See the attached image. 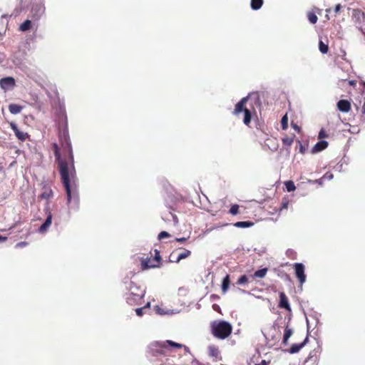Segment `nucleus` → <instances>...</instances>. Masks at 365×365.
Returning a JSON list of instances; mask_svg holds the SVG:
<instances>
[{
  "label": "nucleus",
  "instance_id": "1",
  "mask_svg": "<svg viewBox=\"0 0 365 365\" xmlns=\"http://www.w3.org/2000/svg\"><path fill=\"white\" fill-rule=\"evenodd\" d=\"M58 138L62 151H61L57 143L53 144V148L61 182L66 192L67 202L70 204L72 200L75 202H78V190L76 185V172L74 165V158L68 130L66 126L59 130Z\"/></svg>",
  "mask_w": 365,
  "mask_h": 365
},
{
  "label": "nucleus",
  "instance_id": "2",
  "mask_svg": "<svg viewBox=\"0 0 365 365\" xmlns=\"http://www.w3.org/2000/svg\"><path fill=\"white\" fill-rule=\"evenodd\" d=\"M261 100L257 92L250 93L247 97L242 98L236 105L232 113L238 115L244 112L243 123L249 126L251 123L252 115L256 113L255 107L260 108Z\"/></svg>",
  "mask_w": 365,
  "mask_h": 365
},
{
  "label": "nucleus",
  "instance_id": "3",
  "mask_svg": "<svg viewBox=\"0 0 365 365\" xmlns=\"http://www.w3.org/2000/svg\"><path fill=\"white\" fill-rule=\"evenodd\" d=\"M168 346L177 349L184 348V350L186 352H190V349L187 346L171 340H166L165 341H153L148 346L147 352L150 356L155 357L165 356Z\"/></svg>",
  "mask_w": 365,
  "mask_h": 365
},
{
  "label": "nucleus",
  "instance_id": "4",
  "mask_svg": "<svg viewBox=\"0 0 365 365\" xmlns=\"http://www.w3.org/2000/svg\"><path fill=\"white\" fill-rule=\"evenodd\" d=\"M210 328L212 335L219 339L227 338L232 331V325L228 322L223 320L213 321L210 324Z\"/></svg>",
  "mask_w": 365,
  "mask_h": 365
},
{
  "label": "nucleus",
  "instance_id": "5",
  "mask_svg": "<svg viewBox=\"0 0 365 365\" xmlns=\"http://www.w3.org/2000/svg\"><path fill=\"white\" fill-rule=\"evenodd\" d=\"M127 288L129 290V293L126 297L127 303L130 306L141 304L145 293V289L138 286L133 282H130Z\"/></svg>",
  "mask_w": 365,
  "mask_h": 365
},
{
  "label": "nucleus",
  "instance_id": "6",
  "mask_svg": "<svg viewBox=\"0 0 365 365\" xmlns=\"http://www.w3.org/2000/svg\"><path fill=\"white\" fill-rule=\"evenodd\" d=\"M160 259H161V257H160L159 251H158L157 250H155V259H153L155 263H151L150 258L143 259L141 261L142 269H149L151 267H156L158 266V264L160 263Z\"/></svg>",
  "mask_w": 365,
  "mask_h": 365
},
{
  "label": "nucleus",
  "instance_id": "7",
  "mask_svg": "<svg viewBox=\"0 0 365 365\" xmlns=\"http://www.w3.org/2000/svg\"><path fill=\"white\" fill-rule=\"evenodd\" d=\"M294 268L295 270V275L298 278L299 283L302 285L306 281V274L304 273V265L302 263L294 264Z\"/></svg>",
  "mask_w": 365,
  "mask_h": 365
},
{
  "label": "nucleus",
  "instance_id": "8",
  "mask_svg": "<svg viewBox=\"0 0 365 365\" xmlns=\"http://www.w3.org/2000/svg\"><path fill=\"white\" fill-rule=\"evenodd\" d=\"M41 190L42 192L39 196L41 199L48 200L53 197V192L47 182L43 181L41 182Z\"/></svg>",
  "mask_w": 365,
  "mask_h": 365
},
{
  "label": "nucleus",
  "instance_id": "9",
  "mask_svg": "<svg viewBox=\"0 0 365 365\" xmlns=\"http://www.w3.org/2000/svg\"><path fill=\"white\" fill-rule=\"evenodd\" d=\"M45 12V7L43 4H35L32 6L31 10V16L35 20H38Z\"/></svg>",
  "mask_w": 365,
  "mask_h": 365
},
{
  "label": "nucleus",
  "instance_id": "10",
  "mask_svg": "<svg viewBox=\"0 0 365 365\" xmlns=\"http://www.w3.org/2000/svg\"><path fill=\"white\" fill-rule=\"evenodd\" d=\"M208 355L212 359L213 361H219L222 360V356L218 346L216 345H210L207 348Z\"/></svg>",
  "mask_w": 365,
  "mask_h": 365
},
{
  "label": "nucleus",
  "instance_id": "11",
  "mask_svg": "<svg viewBox=\"0 0 365 365\" xmlns=\"http://www.w3.org/2000/svg\"><path fill=\"white\" fill-rule=\"evenodd\" d=\"M11 128L15 133L16 137L21 141H25L28 138L29 135L27 133L21 131L17 127L16 124L14 122H11L9 123Z\"/></svg>",
  "mask_w": 365,
  "mask_h": 365
},
{
  "label": "nucleus",
  "instance_id": "12",
  "mask_svg": "<svg viewBox=\"0 0 365 365\" xmlns=\"http://www.w3.org/2000/svg\"><path fill=\"white\" fill-rule=\"evenodd\" d=\"M354 22L362 26L365 24V14L359 9H354L352 14Z\"/></svg>",
  "mask_w": 365,
  "mask_h": 365
},
{
  "label": "nucleus",
  "instance_id": "13",
  "mask_svg": "<svg viewBox=\"0 0 365 365\" xmlns=\"http://www.w3.org/2000/svg\"><path fill=\"white\" fill-rule=\"evenodd\" d=\"M14 85L15 81L12 77H6L0 80V86L4 91L10 89L14 87Z\"/></svg>",
  "mask_w": 365,
  "mask_h": 365
},
{
  "label": "nucleus",
  "instance_id": "14",
  "mask_svg": "<svg viewBox=\"0 0 365 365\" xmlns=\"http://www.w3.org/2000/svg\"><path fill=\"white\" fill-rule=\"evenodd\" d=\"M278 306L279 308H283L289 311L291 309L288 298L284 292L279 293V302Z\"/></svg>",
  "mask_w": 365,
  "mask_h": 365
},
{
  "label": "nucleus",
  "instance_id": "15",
  "mask_svg": "<svg viewBox=\"0 0 365 365\" xmlns=\"http://www.w3.org/2000/svg\"><path fill=\"white\" fill-rule=\"evenodd\" d=\"M337 108L343 113H348L351 110V103L347 100H340L337 103Z\"/></svg>",
  "mask_w": 365,
  "mask_h": 365
},
{
  "label": "nucleus",
  "instance_id": "16",
  "mask_svg": "<svg viewBox=\"0 0 365 365\" xmlns=\"http://www.w3.org/2000/svg\"><path fill=\"white\" fill-rule=\"evenodd\" d=\"M309 341L308 336L305 338V339L301 344H294L291 346L289 349V352L290 354H295L300 351L302 348H303Z\"/></svg>",
  "mask_w": 365,
  "mask_h": 365
},
{
  "label": "nucleus",
  "instance_id": "17",
  "mask_svg": "<svg viewBox=\"0 0 365 365\" xmlns=\"http://www.w3.org/2000/svg\"><path fill=\"white\" fill-rule=\"evenodd\" d=\"M52 222V215L51 212L48 213L45 222L41 225L38 229L39 232L43 233L47 231L48 228L51 225Z\"/></svg>",
  "mask_w": 365,
  "mask_h": 365
},
{
  "label": "nucleus",
  "instance_id": "18",
  "mask_svg": "<svg viewBox=\"0 0 365 365\" xmlns=\"http://www.w3.org/2000/svg\"><path fill=\"white\" fill-rule=\"evenodd\" d=\"M315 10L316 11H308L307 14L309 21L312 24H315L318 21V17L316 14V12H317L319 14H321V10L319 9L316 8Z\"/></svg>",
  "mask_w": 365,
  "mask_h": 365
},
{
  "label": "nucleus",
  "instance_id": "19",
  "mask_svg": "<svg viewBox=\"0 0 365 365\" xmlns=\"http://www.w3.org/2000/svg\"><path fill=\"white\" fill-rule=\"evenodd\" d=\"M328 146V142L325 140H320L316 143V145L312 148V153H318L320 152Z\"/></svg>",
  "mask_w": 365,
  "mask_h": 365
},
{
  "label": "nucleus",
  "instance_id": "20",
  "mask_svg": "<svg viewBox=\"0 0 365 365\" xmlns=\"http://www.w3.org/2000/svg\"><path fill=\"white\" fill-rule=\"evenodd\" d=\"M23 109V106L18 104L11 103L9 106V110L11 114H18L21 113Z\"/></svg>",
  "mask_w": 365,
  "mask_h": 365
},
{
  "label": "nucleus",
  "instance_id": "21",
  "mask_svg": "<svg viewBox=\"0 0 365 365\" xmlns=\"http://www.w3.org/2000/svg\"><path fill=\"white\" fill-rule=\"evenodd\" d=\"M292 334H293V330L291 328H289V326H287L284 329L283 340H282V343L284 344H285V345L287 344L288 339L292 335Z\"/></svg>",
  "mask_w": 365,
  "mask_h": 365
},
{
  "label": "nucleus",
  "instance_id": "22",
  "mask_svg": "<svg viewBox=\"0 0 365 365\" xmlns=\"http://www.w3.org/2000/svg\"><path fill=\"white\" fill-rule=\"evenodd\" d=\"M31 26H32L31 21L26 19L21 24H20L19 29L21 31L25 32V31L30 30L31 29Z\"/></svg>",
  "mask_w": 365,
  "mask_h": 365
},
{
  "label": "nucleus",
  "instance_id": "23",
  "mask_svg": "<svg viewBox=\"0 0 365 365\" xmlns=\"http://www.w3.org/2000/svg\"><path fill=\"white\" fill-rule=\"evenodd\" d=\"M230 276L228 274H227L225 277V278L223 279L222 283V291L223 294H225L227 292L229 287H230Z\"/></svg>",
  "mask_w": 365,
  "mask_h": 365
},
{
  "label": "nucleus",
  "instance_id": "24",
  "mask_svg": "<svg viewBox=\"0 0 365 365\" xmlns=\"http://www.w3.org/2000/svg\"><path fill=\"white\" fill-rule=\"evenodd\" d=\"M254 225V222L250 221H240L234 224V226L240 228H247Z\"/></svg>",
  "mask_w": 365,
  "mask_h": 365
},
{
  "label": "nucleus",
  "instance_id": "25",
  "mask_svg": "<svg viewBox=\"0 0 365 365\" xmlns=\"http://www.w3.org/2000/svg\"><path fill=\"white\" fill-rule=\"evenodd\" d=\"M268 271L267 268H263L259 270H257L255 272L254 274L252 275L253 278H264L265 275L267 274V272Z\"/></svg>",
  "mask_w": 365,
  "mask_h": 365
},
{
  "label": "nucleus",
  "instance_id": "26",
  "mask_svg": "<svg viewBox=\"0 0 365 365\" xmlns=\"http://www.w3.org/2000/svg\"><path fill=\"white\" fill-rule=\"evenodd\" d=\"M263 4V0H251V8L253 10L259 9Z\"/></svg>",
  "mask_w": 365,
  "mask_h": 365
},
{
  "label": "nucleus",
  "instance_id": "27",
  "mask_svg": "<svg viewBox=\"0 0 365 365\" xmlns=\"http://www.w3.org/2000/svg\"><path fill=\"white\" fill-rule=\"evenodd\" d=\"M191 255V252L187 250H185L184 252L182 253H180L175 261V262L178 263L181 259H185Z\"/></svg>",
  "mask_w": 365,
  "mask_h": 365
},
{
  "label": "nucleus",
  "instance_id": "28",
  "mask_svg": "<svg viewBox=\"0 0 365 365\" xmlns=\"http://www.w3.org/2000/svg\"><path fill=\"white\" fill-rule=\"evenodd\" d=\"M284 185L286 187V189L288 192H292L295 190L296 187L293 181L288 180L284 182Z\"/></svg>",
  "mask_w": 365,
  "mask_h": 365
},
{
  "label": "nucleus",
  "instance_id": "29",
  "mask_svg": "<svg viewBox=\"0 0 365 365\" xmlns=\"http://www.w3.org/2000/svg\"><path fill=\"white\" fill-rule=\"evenodd\" d=\"M319 51L325 54L328 52L329 51V46L327 44L324 43L322 41H319Z\"/></svg>",
  "mask_w": 365,
  "mask_h": 365
},
{
  "label": "nucleus",
  "instance_id": "30",
  "mask_svg": "<svg viewBox=\"0 0 365 365\" xmlns=\"http://www.w3.org/2000/svg\"><path fill=\"white\" fill-rule=\"evenodd\" d=\"M150 307V302H148L144 307L135 309V313L138 317H142L144 314L143 310Z\"/></svg>",
  "mask_w": 365,
  "mask_h": 365
},
{
  "label": "nucleus",
  "instance_id": "31",
  "mask_svg": "<svg viewBox=\"0 0 365 365\" xmlns=\"http://www.w3.org/2000/svg\"><path fill=\"white\" fill-rule=\"evenodd\" d=\"M294 136L292 137H285L282 138V143L284 145L290 146L294 142Z\"/></svg>",
  "mask_w": 365,
  "mask_h": 365
},
{
  "label": "nucleus",
  "instance_id": "32",
  "mask_svg": "<svg viewBox=\"0 0 365 365\" xmlns=\"http://www.w3.org/2000/svg\"><path fill=\"white\" fill-rule=\"evenodd\" d=\"M281 125L282 130H286L288 128V118L287 115H284L281 120Z\"/></svg>",
  "mask_w": 365,
  "mask_h": 365
},
{
  "label": "nucleus",
  "instance_id": "33",
  "mask_svg": "<svg viewBox=\"0 0 365 365\" xmlns=\"http://www.w3.org/2000/svg\"><path fill=\"white\" fill-rule=\"evenodd\" d=\"M240 206L238 205H233L231 206L229 212L232 215H236L239 213Z\"/></svg>",
  "mask_w": 365,
  "mask_h": 365
},
{
  "label": "nucleus",
  "instance_id": "34",
  "mask_svg": "<svg viewBox=\"0 0 365 365\" xmlns=\"http://www.w3.org/2000/svg\"><path fill=\"white\" fill-rule=\"evenodd\" d=\"M289 204V202L287 199H286V198L282 199L281 205H280L279 210L282 211V210L287 209Z\"/></svg>",
  "mask_w": 365,
  "mask_h": 365
},
{
  "label": "nucleus",
  "instance_id": "35",
  "mask_svg": "<svg viewBox=\"0 0 365 365\" xmlns=\"http://www.w3.org/2000/svg\"><path fill=\"white\" fill-rule=\"evenodd\" d=\"M247 282H248V278L245 274H244V275H242L237 279V284H246Z\"/></svg>",
  "mask_w": 365,
  "mask_h": 365
},
{
  "label": "nucleus",
  "instance_id": "36",
  "mask_svg": "<svg viewBox=\"0 0 365 365\" xmlns=\"http://www.w3.org/2000/svg\"><path fill=\"white\" fill-rule=\"evenodd\" d=\"M170 235L168 232H166V231H162V232H160L159 233V235H158V239H159V240H162V239H164V238H165V237H170Z\"/></svg>",
  "mask_w": 365,
  "mask_h": 365
},
{
  "label": "nucleus",
  "instance_id": "37",
  "mask_svg": "<svg viewBox=\"0 0 365 365\" xmlns=\"http://www.w3.org/2000/svg\"><path fill=\"white\" fill-rule=\"evenodd\" d=\"M328 135L326 133L325 130L324 129H322L319 133V138L322 139L327 138Z\"/></svg>",
  "mask_w": 365,
  "mask_h": 365
},
{
  "label": "nucleus",
  "instance_id": "38",
  "mask_svg": "<svg viewBox=\"0 0 365 365\" xmlns=\"http://www.w3.org/2000/svg\"><path fill=\"white\" fill-rule=\"evenodd\" d=\"M298 143L299 145V152L304 154L305 153L306 148L299 140H298Z\"/></svg>",
  "mask_w": 365,
  "mask_h": 365
},
{
  "label": "nucleus",
  "instance_id": "39",
  "mask_svg": "<svg viewBox=\"0 0 365 365\" xmlns=\"http://www.w3.org/2000/svg\"><path fill=\"white\" fill-rule=\"evenodd\" d=\"M27 245H28V242H19L18 244H16V247H23Z\"/></svg>",
  "mask_w": 365,
  "mask_h": 365
},
{
  "label": "nucleus",
  "instance_id": "40",
  "mask_svg": "<svg viewBox=\"0 0 365 365\" xmlns=\"http://www.w3.org/2000/svg\"><path fill=\"white\" fill-rule=\"evenodd\" d=\"M187 240V238L185 237H180V238H176L175 239V241L178 242H184Z\"/></svg>",
  "mask_w": 365,
  "mask_h": 365
},
{
  "label": "nucleus",
  "instance_id": "41",
  "mask_svg": "<svg viewBox=\"0 0 365 365\" xmlns=\"http://www.w3.org/2000/svg\"><path fill=\"white\" fill-rule=\"evenodd\" d=\"M341 5L339 4L336 5V6L334 8V11L336 13H338L341 10Z\"/></svg>",
  "mask_w": 365,
  "mask_h": 365
},
{
  "label": "nucleus",
  "instance_id": "42",
  "mask_svg": "<svg viewBox=\"0 0 365 365\" xmlns=\"http://www.w3.org/2000/svg\"><path fill=\"white\" fill-rule=\"evenodd\" d=\"M190 365H199V362L197 360H192Z\"/></svg>",
  "mask_w": 365,
  "mask_h": 365
},
{
  "label": "nucleus",
  "instance_id": "43",
  "mask_svg": "<svg viewBox=\"0 0 365 365\" xmlns=\"http://www.w3.org/2000/svg\"><path fill=\"white\" fill-rule=\"evenodd\" d=\"M292 126L294 130H297L298 132L299 131L300 128L297 125H292Z\"/></svg>",
  "mask_w": 365,
  "mask_h": 365
},
{
  "label": "nucleus",
  "instance_id": "44",
  "mask_svg": "<svg viewBox=\"0 0 365 365\" xmlns=\"http://www.w3.org/2000/svg\"><path fill=\"white\" fill-rule=\"evenodd\" d=\"M349 84L350 86H355L356 85V81H349Z\"/></svg>",
  "mask_w": 365,
  "mask_h": 365
},
{
  "label": "nucleus",
  "instance_id": "45",
  "mask_svg": "<svg viewBox=\"0 0 365 365\" xmlns=\"http://www.w3.org/2000/svg\"><path fill=\"white\" fill-rule=\"evenodd\" d=\"M6 240V237L0 236V242H4Z\"/></svg>",
  "mask_w": 365,
  "mask_h": 365
},
{
  "label": "nucleus",
  "instance_id": "46",
  "mask_svg": "<svg viewBox=\"0 0 365 365\" xmlns=\"http://www.w3.org/2000/svg\"><path fill=\"white\" fill-rule=\"evenodd\" d=\"M256 365H266V362L264 360H262L260 364H256Z\"/></svg>",
  "mask_w": 365,
  "mask_h": 365
},
{
  "label": "nucleus",
  "instance_id": "47",
  "mask_svg": "<svg viewBox=\"0 0 365 365\" xmlns=\"http://www.w3.org/2000/svg\"><path fill=\"white\" fill-rule=\"evenodd\" d=\"M363 113H365V101H364V103L363 105Z\"/></svg>",
  "mask_w": 365,
  "mask_h": 365
},
{
  "label": "nucleus",
  "instance_id": "48",
  "mask_svg": "<svg viewBox=\"0 0 365 365\" xmlns=\"http://www.w3.org/2000/svg\"><path fill=\"white\" fill-rule=\"evenodd\" d=\"M217 305L216 304H214V310H216V309H217V307H216Z\"/></svg>",
  "mask_w": 365,
  "mask_h": 365
},
{
  "label": "nucleus",
  "instance_id": "49",
  "mask_svg": "<svg viewBox=\"0 0 365 365\" xmlns=\"http://www.w3.org/2000/svg\"><path fill=\"white\" fill-rule=\"evenodd\" d=\"M217 305L216 304H214V310H216V309H217V307H216Z\"/></svg>",
  "mask_w": 365,
  "mask_h": 365
},
{
  "label": "nucleus",
  "instance_id": "50",
  "mask_svg": "<svg viewBox=\"0 0 365 365\" xmlns=\"http://www.w3.org/2000/svg\"><path fill=\"white\" fill-rule=\"evenodd\" d=\"M217 305L216 304H214V310H216V309H217V307H216Z\"/></svg>",
  "mask_w": 365,
  "mask_h": 365
}]
</instances>
